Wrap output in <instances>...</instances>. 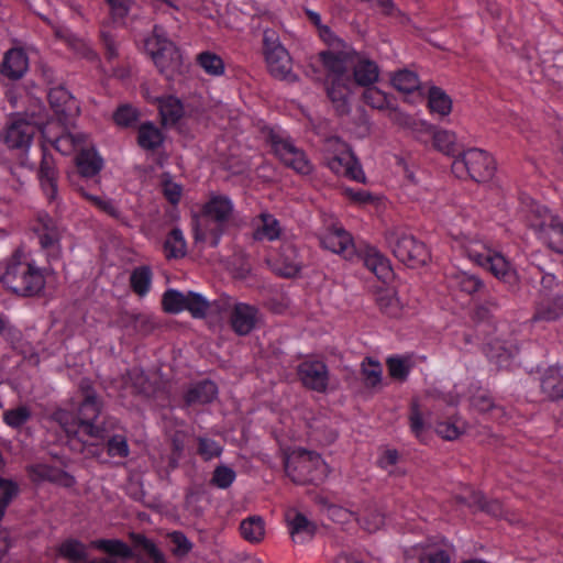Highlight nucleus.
I'll use <instances>...</instances> for the list:
<instances>
[{
    "label": "nucleus",
    "mask_w": 563,
    "mask_h": 563,
    "mask_svg": "<svg viewBox=\"0 0 563 563\" xmlns=\"http://www.w3.org/2000/svg\"><path fill=\"white\" fill-rule=\"evenodd\" d=\"M536 235L549 249L555 253L563 254V221L559 217L552 216L547 225L542 227Z\"/></svg>",
    "instance_id": "nucleus-30"
},
{
    "label": "nucleus",
    "mask_w": 563,
    "mask_h": 563,
    "mask_svg": "<svg viewBox=\"0 0 563 563\" xmlns=\"http://www.w3.org/2000/svg\"><path fill=\"white\" fill-rule=\"evenodd\" d=\"M142 47L162 75L172 78L180 71L183 64L180 49L170 40L164 26L155 24L144 36Z\"/></svg>",
    "instance_id": "nucleus-7"
},
{
    "label": "nucleus",
    "mask_w": 563,
    "mask_h": 563,
    "mask_svg": "<svg viewBox=\"0 0 563 563\" xmlns=\"http://www.w3.org/2000/svg\"><path fill=\"white\" fill-rule=\"evenodd\" d=\"M342 195L351 202L364 206L374 202V196L364 189H354L352 187H342Z\"/></svg>",
    "instance_id": "nucleus-61"
},
{
    "label": "nucleus",
    "mask_w": 563,
    "mask_h": 563,
    "mask_svg": "<svg viewBox=\"0 0 563 563\" xmlns=\"http://www.w3.org/2000/svg\"><path fill=\"white\" fill-rule=\"evenodd\" d=\"M197 444V453L206 462L221 456L223 452L222 445L210 438L198 437Z\"/></svg>",
    "instance_id": "nucleus-51"
},
{
    "label": "nucleus",
    "mask_w": 563,
    "mask_h": 563,
    "mask_svg": "<svg viewBox=\"0 0 563 563\" xmlns=\"http://www.w3.org/2000/svg\"><path fill=\"white\" fill-rule=\"evenodd\" d=\"M563 366H550L542 379L541 389L551 399L563 398Z\"/></svg>",
    "instance_id": "nucleus-36"
},
{
    "label": "nucleus",
    "mask_w": 563,
    "mask_h": 563,
    "mask_svg": "<svg viewBox=\"0 0 563 563\" xmlns=\"http://www.w3.org/2000/svg\"><path fill=\"white\" fill-rule=\"evenodd\" d=\"M289 532L295 542L303 543L314 534V525L307 517L298 511L286 515Z\"/></svg>",
    "instance_id": "nucleus-34"
},
{
    "label": "nucleus",
    "mask_w": 563,
    "mask_h": 563,
    "mask_svg": "<svg viewBox=\"0 0 563 563\" xmlns=\"http://www.w3.org/2000/svg\"><path fill=\"white\" fill-rule=\"evenodd\" d=\"M419 563H451V554L444 548H428L420 554Z\"/></svg>",
    "instance_id": "nucleus-57"
},
{
    "label": "nucleus",
    "mask_w": 563,
    "mask_h": 563,
    "mask_svg": "<svg viewBox=\"0 0 563 563\" xmlns=\"http://www.w3.org/2000/svg\"><path fill=\"white\" fill-rule=\"evenodd\" d=\"M26 473L29 478L36 484L49 482L69 488L73 487L76 483V479L73 475L62 468L46 463H35L27 465Z\"/></svg>",
    "instance_id": "nucleus-23"
},
{
    "label": "nucleus",
    "mask_w": 563,
    "mask_h": 563,
    "mask_svg": "<svg viewBox=\"0 0 563 563\" xmlns=\"http://www.w3.org/2000/svg\"><path fill=\"white\" fill-rule=\"evenodd\" d=\"M235 478V471L230 466L221 464L213 470L210 483L217 488L227 489L234 483Z\"/></svg>",
    "instance_id": "nucleus-52"
},
{
    "label": "nucleus",
    "mask_w": 563,
    "mask_h": 563,
    "mask_svg": "<svg viewBox=\"0 0 563 563\" xmlns=\"http://www.w3.org/2000/svg\"><path fill=\"white\" fill-rule=\"evenodd\" d=\"M44 143L41 146V163L37 172V178L41 189L49 203L58 202V178L59 174L55 165L53 155L48 152L45 143L48 142L57 152L63 155H69L75 150V139L68 132H63L55 139L47 136L46 129L41 131Z\"/></svg>",
    "instance_id": "nucleus-6"
},
{
    "label": "nucleus",
    "mask_w": 563,
    "mask_h": 563,
    "mask_svg": "<svg viewBox=\"0 0 563 563\" xmlns=\"http://www.w3.org/2000/svg\"><path fill=\"white\" fill-rule=\"evenodd\" d=\"M361 373L366 387L375 388L382 382V365L379 362L373 360L372 357H366L363 361Z\"/></svg>",
    "instance_id": "nucleus-49"
},
{
    "label": "nucleus",
    "mask_w": 563,
    "mask_h": 563,
    "mask_svg": "<svg viewBox=\"0 0 563 563\" xmlns=\"http://www.w3.org/2000/svg\"><path fill=\"white\" fill-rule=\"evenodd\" d=\"M110 8L111 15L114 21L123 20L131 7V0H104Z\"/></svg>",
    "instance_id": "nucleus-63"
},
{
    "label": "nucleus",
    "mask_w": 563,
    "mask_h": 563,
    "mask_svg": "<svg viewBox=\"0 0 563 563\" xmlns=\"http://www.w3.org/2000/svg\"><path fill=\"white\" fill-rule=\"evenodd\" d=\"M128 380L133 385L136 393L148 395L152 391L151 383L145 372L140 367H133L126 373Z\"/></svg>",
    "instance_id": "nucleus-55"
},
{
    "label": "nucleus",
    "mask_w": 563,
    "mask_h": 563,
    "mask_svg": "<svg viewBox=\"0 0 563 563\" xmlns=\"http://www.w3.org/2000/svg\"><path fill=\"white\" fill-rule=\"evenodd\" d=\"M252 238L256 242H275L282 239L284 229L272 213L261 212L252 220Z\"/></svg>",
    "instance_id": "nucleus-24"
},
{
    "label": "nucleus",
    "mask_w": 563,
    "mask_h": 563,
    "mask_svg": "<svg viewBox=\"0 0 563 563\" xmlns=\"http://www.w3.org/2000/svg\"><path fill=\"white\" fill-rule=\"evenodd\" d=\"M70 47L82 58L89 62H98L99 55L92 47L81 38L70 35L68 37Z\"/></svg>",
    "instance_id": "nucleus-59"
},
{
    "label": "nucleus",
    "mask_w": 563,
    "mask_h": 563,
    "mask_svg": "<svg viewBox=\"0 0 563 563\" xmlns=\"http://www.w3.org/2000/svg\"><path fill=\"white\" fill-rule=\"evenodd\" d=\"M163 247L167 260L185 257L187 254V243L183 231L179 228H173L167 234Z\"/></svg>",
    "instance_id": "nucleus-39"
},
{
    "label": "nucleus",
    "mask_w": 563,
    "mask_h": 563,
    "mask_svg": "<svg viewBox=\"0 0 563 563\" xmlns=\"http://www.w3.org/2000/svg\"><path fill=\"white\" fill-rule=\"evenodd\" d=\"M273 266L278 275L291 278L296 277L301 272L302 261L296 247L289 242H284L274 260Z\"/></svg>",
    "instance_id": "nucleus-27"
},
{
    "label": "nucleus",
    "mask_w": 563,
    "mask_h": 563,
    "mask_svg": "<svg viewBox=\"0 0 563 563\" xmlns=\"http://www.w3.org/2000/svg\"><path fill=\"white\" fill-rule=\"evenodd\" d=\"M197 64L210 76L219 77L224 74V62L216 53L206 51L197 55Z\"/></svg>",
    "instance_id": "nucleus-47"
},
{
    "label": "nucleus",
    "mask_w": 563,
    "mask_h": 563,
    "mask_svg": "<svg viewBox=\"0 0 563 563\" xmlns=\"http://www.w3.org/2000/svg\"><path fill=\"white\" fill-rule=\"evenodd\" d=\"M363 102L379 111H388L393 121L399 125H411L412 118L398 110L397 100L393 95H388L374 85L365 88L362 93Z\"/></svg>",
    "instance_id": "nucleus-18"
},
{
    "label": "nucleus",
    "mask_w": 563,
    "mask_h": 563,
    "mask_svg": "<svg viewBox=\"0 0 563 563\" xmlns=\"http://www.w3.org/2000/svg\"><path fill=\"white\" fill-rule=\"evenodd\" d=\"M563 317V296L556 295L540 300L532 317L533 322H552Z\"/></svg>",
    "instance_id": "nucleus-33"
},
{
    "label": "nucleus",
    "mask_w": 563,
    "mask_h": 563,
    "mask_svg": "<svg viewBox=\"0 0 563 563\" xmlns=\"http://www.w3.org/2000/svg\"><path fill=\"white\" fill-rule=\"evenodd\" d=\"M386 243L395 257L408 267L417 268L423 266L430 260L427 245L404 230H388Z\"/></svg>",
    "instance_id": "nucleus-13"
},
{
    "label": "nucleus",
    "mask_w": 563,
    "mask_h": 563,
    "mask_svg": "<svg viewBox=\"0 0 563 563\" xmlns=\"http://www.w3.org/2000/svg\"><path fill=\"white\" fill-rule=\"evenodd\" d=\"M40 132V128L24 118L15 117L8 123L3 142L12 150H27L35 134Z\"/></svg>",
    "instance_id": "nucleus-20"
},
{
    "label": "nucleus",
    "mask_w": 563,
    "mask_h": 563,
    "mask_svg": "<svg viewBox=\"0 0 563 563\" xmlns=\"http://www.w3.org/2000/svg\"><path fill=\"white\" fill-rule=\"evenodd\" d=\"M258 310L256 307L244 303H234L230 313V324L232 330L241 336L247 335L256 327Z\"/></svg>",
    "instance_id": "nucleus-26"
},
{
    "label": "nucleus",
    "mask_w": 563,
    "mask_h": 563,
    "mask_svg": "<svg viewBox=\"0 0 563 563\" xmlns=\"http://www.w3.org/2000/svg\"><path fill=\"white\" fill-rule=\"evenodd\" d=\"M76 165L80 176L89 178L99 174L103 161L93 148H86L78 153Z\"/></svg>",
    "instance_id": "nucleus-37"
},
{
    "label": "nucleus",
    "mask_w": 563,
    "mask_h": 563,
    "mask_svg": "<svg viewBox=\"0 0 563 563\" xmlns=\"http://www.w3.org/2000/svg\"><path fill=\"white\" fill-rule=\"evenodd\" d=\"M132 291L139 297H145L152 288L153 271L148 265H140L132 269L129 278Z\"/></svg>",
    "instance_id": "nucleus-38"
},
{
    "label": "nucleus",
    "mask_w": 563,
    "mask_h": 563,
    "mask_svg": "<svg viewBox=\"0 0 563 563\" xmlns=\"http://www.w3.org/2000/svg\"><path fill=\"white\" fill-rule=\"evenodd\" d=\"M388 372L391 378L404 382L410 373V364L408 360L400 356H390L386 361Z\"/></svg>",
    "instance_id": "nucleus-53"
},
{
    "label": "nucleus",
    "mask_w": 563,
    "mask_h": 563,
    "mask_svg": "<svg viewBox=\"0 0 563 563\" xmlns=\"http://www.w3.org/2000/svg\"><path fill=\"white\" fill-rule=\"evenodd\" d=\"M168 539L174 545L172 551L176 556H186L192 550V542L181 531L170 532Z\"/></svg>",
    "instance_id": "nucleus-56"
},
{
    "label": "nucleus",
    "mask_w": 563,
    "mask_h": 563,
    "mask_svg": "<svg viewBox=\"0 0 563 563\" xmlns=\"http://www.w3.org/2000/svg\"><path fill=\"white\" fill-rule=\"evenodd\" d=\"M379 78V67L375 60L355 54L344 65L343 75L325 74V90L329 99L339 114L350 111L349 98L355 86L364 89L375 85Z\"/></svg>",
    "instance_id": "nucleus-1"
},
{
    "label": "nucleus",
    "mask_w": 563,
    "mask_h": 563,
    "mask_svg": "<svg viewBox=\"0 0 563 563\" xmlns=\"http://www.w3.org/2000/svg\"><path fill=\"white\" fill-rule=\"evenodd\" d=\"M437 433L445 440L452 441L460 437V427L452 421H441L437 424Z\"/></svg>",
    "instance_id": "nucleus-64"
},
{
    "label": "nucleus",
    "mask_w": 563,
    "mask_h": 563,
    "mask_svg": "<svg viewBox=\"0 0 563 563\" xmlns=\"http://www.w3.org/2000/svg\"><path fill=\"white\" fill-rule=\"evenodd\" d=\"M517 214L519 220L525 222L529 229L534 231V233L542 229V227L547 225V222L553 216L545 206L529 196H522L520 198Z\"/></svg>",
    "instance_id": "nucleus-22"
},
{
    "label": "nucleus",
    "mask_w": 563,
    "mask_h": 563,
    "mask_svg": "<svg viewBox=\"0 0 563 563\" xmlns=\"http://www.w3.org/2000/svg\"><path fill=\"white\" fill-rule=\"evenodd\" d=\"M301 384L313 391L324 393L329 384V369L325 363L317 360H305L297 368Z\"/></svg>",
    "instance_id": "nucleus-21"
},
{
    "label": "nucleus",
    "mask_w": 563,
    "mask_h": 563,
    "mask_svg": "<svg viewBox=\"0 0 563 563\" xmlns=\"http://www.w3.org/2000/svg\"><path fill=\"white\" fill-rule=\"evenodd\" d=\"M409 422L412 433L420 439L426 430L427 422L422 417V412L420 411L419 404L417 401H412L410 405Z\"/></svg>",
    "instance_id": "nucleus-60"
},
{
    "label": "nucleus",
    "mask_w": 563,
    "mask_h": 563,
    "mask_svg": "<svg viewBox=\"0 0 563 563\" xmlns=\"http://www.w3.org/2000/svg\"><path fill=\"white\" fill-rule=\"evenodd\" d=\"M428 108L432 114L445 117L452 110V100L443 89L433 86L428 91Z\"/></svg>",
    "instance_id": "nucleus-43"
},
{
    "label": "nucleus",
    "mask_w": 563,
    "mask_h": 563,
    "mask_svg": "<svg viewBox=\"0 0 563 563\" xmlns=\"http://www.w3.org/2000/svg\"><path fill=\"white\" fill-rule=\"evenodd\" d=\"M263 137L274 155L287 167L300 175H309L313 166L302 148L295 145L292 139L283 130L265 128Z\"/></svg>",
    "instance_id": "nucleus-11"
},
{
    "label": "nucleus",
    "mask_w": 563,
    "mask_h": 563,
    "mask_svg": "<svg viewBox=\"0 0 563 563\" xmlns=\"http://www.w3.org/2000/svg\"><path fill=\"white\" fill-rule=\"evenodd\" d=\"M432 143L433 146L442 152L443 154L452 157H456L457 147H456V135L455 133L448 130H435L432 132Z\"/></svg>",
    "instance_id": "nucleus-45"
},
{
    "label": "nucleus",
    "mask_w": 563,
    "mask_h": 563,
    "mask_svg": "<svg viewBox=\"0 0 563 563\" xmlns=\"http://www.w3.org/2000/svg\"><path fill=\"white\" fill-rule=\"evenodd\" d=\"M162 308L166 313L179 314L188 311L194 319H205L210 309L209 300L199 292H181L168 288L162 296Z\"/></svg>",
    "instance_id": "nucleus-16"
},
{
    "label": "nucleus",
    "mask_w": 563,
    "mask_h": 563,
    "mask_svg": "<svg viewBox=\"0 0 563 563\" xmlns=\"http://www.w3.org/2000/svg\"><path fill=\"white\" fill-rule=\"evenodd\" d=\"M57 554L71 563H82L88 559L85 543L74 538L65 539L57 547Z\"/></svg>",
    "instance_id": "nucleus-40"
},
{
    "label": "nucleus",
    "mask_w": 563,
    "mask_h": 563,
    "mask_svg": "<svg viewBox=\"0 0 563 563\" xmlns=\"http://www.w3.org/2000/svg\"><path fill=\"white\" fill-rule=\"evenodd\" d=\"M318 34L328 45V49L319 53L325 74L331 71L334 75H343L344 65L355 54V48L338 37L328 25L318 30Z\"/></svg>",
    "instance_id": "nucleus-15"
},
{
    "label": "nucleus",
    "mask_w": 563,
    "mask_h": 563,
    "mask_svg": "<svg viewBox=\"0 0 563 563\" xmlns=\"http://www.w3.org/2000/svg\"><path fill=\"white\" fill-rule=\"evenodd\" d=\"M321 245L344 258L351 260L354 255H357L364 266L383 284L393 276L390 262L383 253L368 244L356 246L351 234L343 228L329 229L321 236Z\"/></svg>",
    "instance_id": "nucleus-4"
},
{
    "label": "nucleus",
    "mask_w": 563,
    "mask_h": 563,
    "mask_svg": "<svg viewBox=\"0 0 563 563\" xmlns=\"http://www.w3.org/2000/svg\"><path fill=\"white\" fill-rule=\"evenodd\" d=\"M391 85L400 92L410 93L419 88L420 80L416 73L402 69L394 74Z\"/></svg>",
    "instance_id": "nucleus-48"
},
{
    "label": "nucleus",
    "mask_w": 563,
    "mask_h": 563,
    "mask_svg": "<svg viewBox=\"0 0 563 563\" xmlns=\"http://www.w3.org/2000/svg\"><path fill=\"white\" fill-rule=\"evenodd\" d=\"M80 390L82 399L76 407V412L57 408L52 413V420L57 422L68 437H77L84 432L92 438H104L107 424L112 423V418L99 421L102 401L89 383L82 380Z\"/></svg>",
    "instance_id": "nucleus-2"
},
{
    "label": "nucleus",
    "mask_w": 563,
    "mask_h": 563,
    "mask_svg": "<svg viewBox=\"0 0 563 563\" xmlns=\"http://www.w3.org/2000/svg\"><path fill=\"white\" fill-rule=\"evenodd\" d=\"M0 280L5 288L23 297L38 295L46 283L43 271L30 262L20 250L3 264Z\"/></svg>",
    "instance_id": "nucleus-5"
},
{
    "label": "nucleus",
    "mask_w": 563,
    "mask_h": 563,
    "mask_svg": "<svg viewBox=\"0 0 563 563\" xmlns=\"http://www.w3.org/2000/svg\"><path fill=\"white\" fill-rule=\"evenodd\" d=\"M100 41L104 49V55L108 62H112L118 57L117 42L113 34L109 31L102 30L100 32Z\"/></svg>",
    "instance_id": "nucleus-62"
},
{
    "label": "nucleus",
    "mask_w": 563,
    "mask_h": 563,
    "mask_svg": "<svg viewBox=\"0 0 563 563\" xmlns=\"http://www.w3.org/2000/svg\"><path fill=\"white\" fill-rule=\"evenodd\" d=\"M262 53L269 74L277 79H288L291 75V57L282 44L279 34L273 29L263 32Z\"/></svg>",
    "instance_id": "nucleus-14"
},
{
    "label": "nucleus",
    "mask_w": 563,
    "mask_h": 563,
    "mask_svg": "<svg viewBox=\"0 0 563 563\" xmlns=\"http://www.w3.org/2000/svg\"><path fill=\"white\" fill-rule=\"evenodd\" d=\"M80 192L89 202H91L93 206H96L98 209H100L108 216L114 219H118L120 217V211L112 200L102 199L101 197L89 195L82 188H80Z\"/></svg>",
    "instance_id": "nucleus-58"
},
{
    "label": "nucleus",
    "mask_w": 563,
    "mask_h": 563,
    "mask_svg": "<svg viewBox=\"0 0 563 563\" xmlns=\"http://www.w3.org/2000/svg\"><path fill=\"white\" fill-rule=\"evenodd\" d=\"M284 468L287 476L296 484L321 483L328 473V466L320 454L298 449L285 457Z\"/></svg>",
    "instance_id": "nucleus-9"
},
{
    "label": "nucleus",
    "mask_w": 563,
    "mask_h": 563,
    "mask_svg": "<svg viewBox=\"0 0 563 563\" xmlns=\"http://www.w3.org/2000/svg\"><path fill=\"white\" fill-rule=\"evenodd\" d=\"M240 532L246 541L252 543L260 542L265 533L263 519L257 516L244 519L240 525Z\"/></svg>",
    "instance_id": "nucleus-46"
},
{
    "label": "nucleus",
    "mask_w": 563,
    "mask_h": 563,
    "mask_svg": "<svg viewBox=\"0 0 563 563\" xmlns=\"http://www.w3.org/2000/svg\"><path fill=\"white\" fill-rule=\"evenodd\" d=\"M136 141L142 150L155 152L163 145L165 135L155 123L146 121L139 126Z\"/></svg>",
    "instance_id": "nucleus-32"
},
{
    "label": "nucleus",
    "mask_w": 563,
    "mask_h": 563,
    "mask_svg": "<svg viewBox=\"0 0 563 563\" xmlns=\"http://www.w3.org/2000/svg\"><path fill=\"white\" fill-rule=\"evenodd\" d=\"M115 423L117 421L112 419V423L107 424V435L103 438L107 439V453L111 457L125 459L130 454L126 437L124 434H110Z\"/></svg>",
    "instance_id": "nucleus-42"
},
{
    "label": "nucleus",
    "mask_w": 563,
    "mask_h": 563,
    "mask_svg": "<svg viewBox=\"0 0 563 563\" xmlns=\"http://www.w3.org/2000/svg\"><path fill=\"white\" fill-rule=\"evenodd\" d=\"M451 167L455 177L470 178L476 183L490 180L496 170L494 158L486 151L477 147L459 153Z\"/></svg>",
    "instance_id": "nucleus-12"
},
{
    "label": "nucleus",
    "mask_w": 563,
    "mask_h": 563,
    "mask_svg": "<svg viewBox=\"0 0 563 563\" xmlns=\"http://www.w3.org/2000/svg\"><path fill=\"white\" fill-rule=\"evenodd\" d=\"M324 165L336 176H343L350 180L365 184L366 176L351 146L334 136L325 141Z\"/></svg>",
    "instance_id": "nucleus-10"
},
{
    "label": "nucleus",
    "mask_w": 563,
    "mask_h": 563,
    "mask_svg": "<svg viewBox=\"0 0 563 563\" xmlns=\"http://www.w3.org/2000/svg\"><path fill=\"white\" fill-rule=\"evenodd\" d=\"M29 69V57L23 48L13 47L3 55L0 74L10 79H21Z\"/></svg>",
    "instance_id": "nucleus-28"
},
{
    "label": "nucleus",
    "mask_w": 563,
    "mask_h": 563,
    "mask_svg": "<svg viewBox=\"0 0 563 563\" xmlns=\"http://www.w3.org/2000/svg\"><path fill=\"white\" fill-rule=\"evenodd\" d=\"M375 302L383 314L388 318H400L402 305L393 288L377 286L374 291Z\"/></svg>",
    "instance_id": "nucleus-31"
},
{
    "label": "nucleus",
    "mask_w": 563,
    "mask_h": 563,
    "mask_svg": "<svg viewBox=\"0 0 563 563\" xmlns=\"http://www.w3.org/2000/svg\"><path fill=\"white\" fill-rule=\"evenodd\" d=\"M451 234L454 238V247L460 249L471 262L489 272L509 289L519 287L520 278L514 263L489 242L477 235Z\"/></svg>",
    "instance_id": "nucleus-3"
},
{
    "label": "nucleus",
    "mask_w": 563,
    "mask_h": 563,
    "mask_svg": "<svg viewBox=\"0 0 563 563\" xmlns=\"http://www.w3.org/2000/svg\"><path fill=\"white\" fill-rule=\"evenodd\" d=\"M219 389L217 384L208 378L190 383L183 395L185 406H205L218 398Z\"/></svg>",
    "instance_id": "nucleus-25"
},
{
    "label": "nucleus",
    "mask_w": 563,
    "mask_h": 563,
    "mask_svg": "<svg viewBox=\"0 0 563 563\" xmlns=\"http://www.w3.org/2000/svg\"><path fill=\"white\" fill-rule=\"evenodd\" d=\"M445 278L449 290L462 298L476 300L486 292V284L477 274L452 269L446 273Z\"/></svg>",
    "instance_id": "nucleus-17"
},
{
    "label": "nucleus",
    "mask_w": 563,
    "mask_h": 563,
    "mask_svg": "<svg viewBox=\"0 0 563 563\" xmlns=\"http://www.w3.org/2000/svg\"><path fill=\"white\" fill-rule=\"evenodd\" d=\"M357 521L364 530L375 532L384 526L385 515L375 504H368L360 514Z\"/></svg>",
    "instance_id": "nucleus-44"
},
{
    "label": "nucleus",
    "mask_w": 563,
    "mask_h": 563,
    "mask_svg": "<svg viewBox=\"0 0 563 563\" xmlns=\"http://www.w3.org/2000/svg\"><path fill=\"white\" fill-rule=\"evenodd\" d=\"M158 109L164 124L174 125L178 123L184 115L183 103L174 96L162 98L159 100Z\"/></svg>",
    "instance_id": "nucleus-41"
},
{
    "label": "nucleus",
    "mask_w": 563,
    "mask_h": 563,
    "mask_svg": "<svg viewBox=\"0 0 563 563\" xmlns=\"http://www.w3.org/2000/svg\"><path fill=\"white\" fill-rule=\"evenodd\" d=\"M32 417L31 410L26 406H19L8 409L3 412V422L12 429L22 428Z\"/></svg>",
    "instance_id": "nucleus-50"
},
{
    "label": "nucleus",
    "mask_w": 563,
    "mask_h": 563,
    "mask_svg": "<svg viewBox=\"0 0 563 563\" xmlns=\"http://www.w3.org/2000/svg\"><path fill=\"white\" fill-rule=\"evenodd\" d=\"M234 206L232 200L222 195L212 196L203 206L202 212L207 218L202 230L196 229L195 240L206 241L209 246L217 247L228 229Z\"/></svg>",
    "instance_id": "nucleus-8"
},
{
    "label": "nucleus",
    "mask_w": 563,
    "mask_h": 563,
    "mask_svg": "<svg viewBox=\"0 0 563 563\" xmlns=\"http://www.w3.org/2000/svg\"><path fill=\"white\" fill-rule=\"evenodd\" d=\"M113 121L121 128H130L139 119V112L135 108L130 104H121L113 112Z\"/></svg>",
    "instance_id": "nucleus-54"
},
{
    "label": "nucleus",
    "mask_w": 563,
    "mask_h": 563,
    "mask_svg": "<svg viewBox=\"0 0 563 563\" xmlns=\"http://www.w3.org/2000/svg\"><path fill=\"white\" fill-rule=\"evenodd\" d=\"M48 102L60 120L68 121L79 112L76 99L64 87H55L48 91Z\"/></svg>",
    "instance_id": "nucleus-29"
},
{
    "label": "nucleus",
    "mask_w": 563,
    "mask_h": 563,
    "mask_svg": "<svg viewBox=\"0 0 563 563\" xmlns=\"http://www.w3.org/2000/svg\"><path fill=\"white\" fill-rule=\"evenodd\" d=\"M33 231L47 256L57 258L60 252L62 239V229L57 221L47 213L38 214Z\"/></svg>",
    "instance_id": "nucleus-19"
},
{
    "label": "nucleus",
    "mask_w": 563,
    "mask_h": 563,
    "mask_svg": "<svg viewBox=\"0 0 563 563\" xmlns=\"http://www.w3.org/2000/svg\"><path fill=\"white\" fill-rule=\"evenodd\" d=\"M461 500L471 508L478 509L493 517H500L503 515V505L497 499H487L481 492L470 489L466 496Z\"/></svg>",
    "instance_id": "nucleus-35"
}]
</instances>
